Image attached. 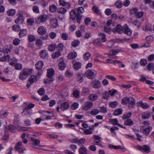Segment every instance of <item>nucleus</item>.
<instances>
[{"instance_id":"nucleus-61","label":"nucleus","mask_w":154,"mask_h":154,"mask_svg":"<svg viewBox=\"0 0 154 154\" xmlns=\"http://www.w3.org/2000/svg\"><path fill=\"white\" fill-rule=\"evenodd\" d=\"M12 29L14 31L17 32L20 30V28L18 25H14L13 26Z\"/></svg>"},{"instance_id":"nucleus-34","label":"nucleus","mask_w":154,"mask_h":154,"mask_svg":"<svg viewBox=\"0 0 154 154\" xmlns=\"http://www.w3.org/2000/svg\"><path fill=\"white\" fill-rule=\"evenodd\" d=\"M85 0H79L78 3L79 5H83V6L85 8H86L88 7V4L85 2Z\"/></svg>"},{"instance_id":"nucleus-24","label":"nucleus","mask_w":154,"mask_h":154,"mask_svg":"<svg viewBox=\"0 0 154 154\" xmlns=\"http://www.w3.org/2000/svg\"><path fill=\"white\" fill-rule=\"evenodd\" d=\"M81 63L79 62H77L74 64L73 68L75 70H78L81 68Z\"/></svg>"},{"instance_id":"nucleus-36","label":"nucleus","mask_w":154,"mask_h":154,"mask_svg":"<svg viewBox=\"0 0 154 154\" xmlns=\"http://www.w3.org/2000/svg\"><path fill=\"white\" fill-rule=\"evenodd\" d=\"M56 48V45L54 43L51 44L48 48L49 51L51 52L54 51Z\"/></svg>"},{"instance_id":"nucleus-16","label":"nucleus","mask_w":154,"mask_h":154,"mask_svg":"<svg viewBox=\"0 0 154 154\" xmlns=\"http://www.w3.org/2000/svg\"><path fill=\"white\" fill-rule=\"evenodd\" d=\"M51 25L54 28L57 27L58 25L57 20L55 17L51 18L50 19Z\"/></svg>"},{"instance_id":"nucleus-38","label":"nucleus","mask_w":154,"mask_h":154,"mask_svg":"<svg viewBox=\"0 0 154 154\" xmlns=\"http://www.w3.org/2000/svg\"><path fill=\"white\" fill-rule=\"evenodd\" d=\"M97 96L94 94L90 95L88 97L89 100L92 101L96 100L97 99Z\"/></svg>"},{"instance_id":"nucleus-55","label":"nucleus","mask_w":154,"mask_h":154,"mask_svg":"<svg viewBox=\"0 0 154 154\" xmlns=\"http://www.w3.org/2000/svg\"><path fill=\"white\" fill-rule=\"evenodd\" d=\"M28 39L29 42H32L35 41L36 38L33 35H29L28 36Z\"/></svg>"},{"instance_id":"nucleus-39","label":"nucleus","mask_w":154,"mask_h":154,"mask_svg":"<svg viewBox=\"0 0 154 154\" xmlns=\"http://www.w3.org/2000/svg\"><path fill=\"white\" fill-rule=\"evenodd\" d=\"M63 45L62 43H60L56 47V49L58 51L61 52L63 50Z\"/></svg>"},{"instance_id":"nucleus-33","label":"nucleus","mask_w":154,"mask_h":154,"mask_svg":"<svg viewBox=\"0 0 154 154\" xmlns=\"http://www.w3.org/2000/svg\"><path fill=\"white\" fill-rule=\"evenodd\" d=\"M129 97H127L122 98V103L123 104L127 105L128 103Z\"/></svg>"},{"instance_id":"nucleus-29","label":"nucleus","mask_w":154,"mask_h":154,"mask_svg":"<svg viewBox=\"0 0 154 154\" xmlns=\"http://www.w3.org/2000/svg\"><path fill=\"white\" fill-rule=\"evenodd\" d=\"M94 44L96 46L102 47L103 45L100 42V38H98L95 40L94 42Z\"/></svg>"},{"instance_id":"nucleus-49","label":"nucleus","mask_w":154,"mask_h":154,"mask_svg":"<svg viewBox=\"0 0 154 154\" xmlns=\"http://www.w3.org/2000/svg\"><path fill=\"white\" fill-rule=\"evenodd\" d=\"M10 58V57L9 55H7L5 56L2 57L0 58V61L1 62H5L7 60H8Z\"/></svg>"},{"instance_id":"nucleus-47","label":"nucleus","mask_w":154,"mask_h":154,"mask_svg":"<svg viewBox=\"0 0 154 154\" xmlns=\"http://www.w3.org/2000/svg\"><path fill=\"white\" fill-rule=\"evenodd\" d=\"M14 67L16 70H20L22 68V65L19 63H17L14 65Z\"/></svg>"},{"instance_id":"nucleus-13","label":"nucleus","mask_w":154,"mask_h":154,"mask_svg":"<svg viewBox=\"0 0 154 154\" xmlns=\"http://www.w3.org/2000/svg\"><path fill=\"white\" fill-rule=\"evenodd\" d=\"M123 32L128 35L130 36L132 34V30L129 28L128 26L125 25L123 26Z\"/></svg>"},{"instance_id":"nucleus-56","label":"nucleus","mask_w":154,"mask_h":154,"mask_svg":"<svg viewBox=\"0 0 154 154\" xmlns=\"http://www.w3.org/2000/svg\"><path fill=\"white\" fill-rule=\"evenodd\" d=\"M109 121L111 122H113L112 124L114 125H118L119 121L116 119H110Z\"/></svg>"},{"instance_id":"nucleus-14","label":"nucleus","mask_w":154,"mask_h":154,"mask_svg":"<svg viewBox=\"0 0 154 154\" xmlns=\"http://www.w3.org/2000/svg\"><path fill=\"white\" fill-rule=\"evenodd\" d=\"M120 51V50L119 49L113 50L111 53H110L109 54V57L113 59L116 58L117 57L115 56V55L118 54Z\"/></svg>"},{"instance_id":"nucleus-58","label":"nucleus","mask_w":154,"mask_h":154,"mask_svg":"<svg viewBox=\"0 0 154 154\" xmlns=\"http://www.w3.org/2000/svg\"><path fill=\"white\" fill-rule=\"evenodd\" d=\"M61 38L63 40H67L68 38V35L66 33H63L61 35Z\"/></svg>"},{"instance_id":"nucleus-21","label":"nucleus","mask_w":154,"mask_h":154,"mask_svg":"<svg viewBox=\"0 0 154 154\" xmlns=\"http://www.w3.org/2000/svg\"><path fill=\"white\" fill-rule=\"evenodd\" d=\"M87 150L83 145L79 149V152L80 154H87Z\"/></svg>"},{"instance_id":"nucleus-60","label":"nucleus","mask_w":154,"mask_h":154,"mask_svg":"<svg viewBox=\"0 0 154 154\" xmlns=\"http://www.w3.org/2000/svg\"><path fill=\"white\" fill-rule=\"evenodd\" d=\"M32 10L33 12L35 13H39V9L38 6H35L32 8Z\"/></svg>"},{"instance_id":"nucleus-28","label":"nucleus","mask_w":154,"mask_h":154,"mask_svg":"<svg viewBox=\"0 0 154 154\" xmlns=\"http://www.w3.org/2000/svg\"><path fill=\"white\" fill-rule=\"evenodd\" d=\"M84 74L81 73L78 74L77 75V81L79 83H81L83 81V77L84 76Z\"/></svg>"},{"instance_id":"nucleus-18","label":"nucleus","mask_w":154,"mask_h":154,"mask_svg":"<svg viewBox=\"0 0 154 154\" xmlns=\"http://www.w3.org/2000/svg\"><path fill=\"white\" fill-rule=\"evenodd\" d=\"M41 57L43 59H47L48 57V51L46 50H42L41 51L40 54Z\"/></svg>"},{"instance_id":"nucleus-57","label":"nucleus","mask_w":154,"mask_h":154,"mask_svg":"<svg viewBox=\"0 0 154 154\" xmlns=\"http://www.w3.org/2000/svg\"><path fill=\"white\" fill-rule=\"evenodd\" d=\"M20 42V40L18 38H15L13 41V44L15 46L18 45Z\"/></svg>"},{"instance_id":"nucleus-11","label":"nucleus","mask_w":154,"mask_h":154,"mask_svg":"<svg viewBox=\"0 0 154 154\" xmlns=\"http://www.w3.org/2000/svg\"><path fill=\"white\" fill-rule=\"evenodd\" d=\"M24 19L23 13H20L18 14V17L15 20V23L18 24H22L24 22Z\"/></svg>"},{"instance_id":"nucleus-25","label":"nucleus","mask_w":154,"mask_h":154,"mask_svg":"<svg viewBox=\"0 0 154 154\" xmlns=\"http://www.w3.org/2000/svg\"><path fill=\"white\" fill-rule=\"evenodd\" d=\"M17 130L20 131H30V128H26L23 127L21 126H19L17 128Z\"/></svg>"},{"instance_id":"nucleus-15","label":"nucleus","mask_w":154,"mask_h":154,"mask_svg":"<svg viewBox=\"0 0 154 154\" xmlns=\"http://www.w3.org/2000/svg\"><path fill=\"white\" fill-rule=\"evenodd\" d=\"M46 31L47 30L46 28L43 26H41L38 27L37 30L38 33L41 35L45 34Z\"/></svg>"},{"instance_id":"nucleus-30","label":"nucleus","mask_w":154,"mask_h":154,"mask_svg":"<svg viewBox=\"0 0 154 154\" xmlns=\"http://www.w3.org/2000/svg\"><path fill=\"white\" fill-rule=\"evenodd\" d=\"M122 2L121 1L119 0L115 3V6L118 8H120L122 7Z\"/></svg>"},{"instance_id":"nucleus-37","label":"nucleus","mask_w":154,"mask_h":154,"mask_svg":"<svg viewBox=\"0 0 154 154\" xmlns=\"http://www.w3.org/2000/svg\"><path fill=\"white\" fill-rule=\"evenodd\" d=\"M57 8L56 6L54 5H51L49 7V11L51 12H55L57 10Z\"/></svg>"},{"instance_id":"nucleus-54","label":"nucleus","mask_w":154,"mask_h":154,"mask_svg":"<svg viewBox=\"0 0 154 154\" xmlns=\"http://www.w3.org/2000/svg\"><path fill=\"white\" fill-rule=\"evenodd\" d=\"M147 63V60L146 59H141L140 61V65L143 66H145L146 65Z\"/></svg>"},{"instance_id":"nucleus-64","label":"nucleus","mask_w":154,"mask_h":154,"mask_svg":"<svg viewBox=\"0 0 154 154\" xmlns=\"http://www.w3.org/2000/svg\"><path fill=\"white\" fill-rule=\"evenodd\" d=\"M143 13L142 11L137 12L135 14L136 17L137 18H140L143 15Z\"/></svg>"},{"instance_id":"nucleus-27","label":"nucleus","mask_w":154,"mask_h":154,"mask_svg":"<svg viewBox=\"0 0 154 154\" xmlns=\"http://www.w3.org/2000/svg\"><path fill=\"white\" fill-rule=\"evenodd\" d=\"M15 13L16 10L15 9H9L7 12V15L10 16H12L14 15Z\"/></svg>"},{"instance_id":"nucleus-52","label":"nucleus","mask_w":154,"mask_h":154,"mask_svg":"<svg viewBox=\"0 0 154 154\" xmlns=\"http://www.w3.org/2000/svg\"><path fill=\"white\" fill-rule=\"evenodd\" d=\"M18 62V60L14 58L12 59L10 61L9 64L11 66H14V65Z\"/></svg>"},{"instance_id":"nucleus-41","label":"nucleus","mask_w":154,"mask_h":154,"mask_svg":"<svg viewBox=\"0 0 154 154\" xmlns=\"http://www.w3.org/2000/svg\"><path fill=\"white\" fill-rule=\"evenodd\" d=\"M76 15L75 14V11L74 10H72L70 13V18L73 20L75 19Z\"/></svg>"},{"instance_id":"nucleus-50","label":"nucleus","mask_w":154,"mask_h":154,"mask_svg":"<svg viewBox=\"0 0 154 154\" xmlns=\"http://www.w3.org/2000/svg\"><path fill=\"white\" fill-rule=\"evenodd\" d=\"M80 42L78 40H74L72 42V45L74 47H76L79 45Z\"/></svg>"},{"instance_id":"nucleus-2","label":"nucleus","mask_w":154,"mask_h":154,"mask_svg":"<svg viewBox=\"0 0 154 154\" xmlns=\"http://www.w3.org/2000/svg\"><path fill=\"white\" fill-rule=\"evenodd\" d=\"M54 72L53 69H48L47 71L48 79L45 80V84H46L52 82L53 80V76L54 75Z\"/></svg>"},{"instance_id":"nucleus-51","label":"nucleus","mask_w":154,"mask_h":154,"mask_svg":"<svg viewBox=\"0 0 154 154\" xmlns=\"http://www.w3.org/2000/svg\"><path fill=\"white\" fill-rule=\"evenodd\" d=\"M90 56L91 54L88 52H87L83 55L84 59L85 60H87L90 58Z\"/></svg>"},{"instance_id":"nucleus-44","label":"nucleus","mask_w":154,"mask_h":154,"mask_svg":"<svg viewBox=\"0 0 154 154\" xmlns=\"http://www.w3.org/2000/svg\"><path fill=\"white\" fill-rule=\"evenodd\" d=\"M124 124L126 125L131 126L133 124V122L131 119H128L125 121Z\"/></svg>"},{"instance_id":"nucleus-31","label":"nucleus","mask_w":154,"mask_h":154,"mask_svg":"<svg viewBox=\"0 0 154 154\" xmlns=\"http://www.w3.org/2000/svg\"><path fill=\"white\" fill-rule=\"evenodd\" d=\"M123 110L121 108L115 110L114 112L113 115L117 116L121 114L122 113Z\"/></svg>"},{"instance_id":"nucleus-9","label":"nucleus","mask_w":154,"mask_h":154,"mask_svg":"<svg viewBox=\"0 0 154 154\" xmlns=\"http://www.w3.org/2000/svg\"><path fill=\"white\" fill-rule=\"evenodd\" d=\"M123 26L122 27L119 24L117 25L116 27L113 29L112 31L114 33L122 34L123 32Z\"/></svg>"},{"instance_id":"nucleus-5","label":"nucleus","mask_w":154,"mask_h":154,"mask_svg":"<svg viewBox=\"0 0 154 154\" xmlns=\"http://www.w3.org/2000/svg\"><path fill=\"white\" fill-rule=\"evenodd\" d=\"M69 107V105L68 103L66 102H64L61 103L60 106H57V110L58 112H59V109L60 108L62 111H64L65 110L67 109Z\"/></svg>"},{"instance_id":"nucleus-48","label":"nucleus","mask_w":154,"mask_h":154,"mask_svg":"<svg viewBox=\"0 0 154 154\" xmlns=\"http://www.w3.org/2000/svg\"><path fill=\"white\" fill-rule=\"evenodd\" d=\"M27 24L29 26L32 25L34 23V20L32 18H29L27 20Z\"/></svg>"},{"instance_id":"nucleus-7","label":"nucleus","mask_w":154,"mask_h":154,"mask_svg":"<svg viewBox=\"0 0 154 154\" xmlns=\"http://www.w3.org/2000/svg\"><path fill=\"white\" fill-rule=\"evenodd\" d=\"M152 129V127L149 126L145 128L144 127H141L140 129V131L142 133L144 134L146 136H148L149 135Z\"/></svg>"},{"instance_id":"nucleus-62","label":"nucleus","mask_w":154,"mask_h":154,"mask_svg":"<svg viewBox=\"0 0 154 154\" xmlns=\"http://www.w3.org/2000/svg\"><path fill=\"white\" fill-rule=\"evenodd\" d=\"M77 11L78 14H81L84 11V10L82 7H80L77 8Z\"/></svg>"},{"instance_id":"nucleus-4","label":"nucleus","mask_w":154,"mask_h":154,"mask_svg":"<svg viewBox=\"0 0 154 154\" xmlns=\"http://www.w3.org/2000/svg\"><path fill=\"white\" fill-rule=\"evenodd\" d=\"M136 148L140 151L145 152L146 153H149L150 152V147L147 145H143L142 146H138L136 147Z\"/></svg>"},{"instance_id":"nucleus-1","label":"nucleus","mask_w":154,"mask_h":154,"mask_svg":"<svg viewBox=\"0 0 154 154\" xmlns=\"http://www.w3.org/2000/svg\"><path fill=\"white\" fill-rule=\"evenodd\" d=\"M32 72L31 69L23 68L20 72L19 76V78L24 80L27 78Z\"/></svg>"},{"instance_id":"nucleus-42","label":"nucleus","mask_w":154,"mask_h":154,"mask_svg":"<svg viewBox=\"0 0 154 154\" xmlns=\"http://www.w3.org/2000/svg\"><path fill=\"white\" fill-rule=\"evenodd\" d=\"M57 11L59 13L64 14L66 12V10L63 8H58Z\"/></svg>"},{"instance_id":"nucleus-59","label":"nucleus","mask_w":154,"mask_h":154,"mask_svg":"<svg viewBox=\"0 0 154 154\" xmlns=\"http://www.w3.org/2000/svg\"><path fill=\"white\" fill-rule=\"evenodd\" d=\"M153 38L151 35L148 36L146 38V41L149 42H151L153 40Z\"/></svg>"},{"instance_id":"nucleus-10","label":"nucleus","mask_w":154,"mask_h":154,"mask_svg":"<svg viewBox=\"0 0 154 154\" xmlns=\"http://www.w3.org/2000/svg\"><path fill=\"white\" fill-rule=\"evenodd\" d=\"M93 104L92 102L89 101L87 102L83 105L82 109L83 110L86 111L90 109L93 106Z\"/></svg>"},{"instance_id":"nucleus-45","label":"nucleus","mask_w":154,"mask_h":154,"mask_svg":"<svg viewBox=\"0 0 154 154\" xmlns=\"http://www.w3.org/2000/svg\"><path fill=\"white\" fill-rule=\"evenodd\" d=\"M98 35L101 37V41L103 42H104L106 40V35L103 33H99L98 34Z\"/></svg>"},{"instance_id":"nucleus-6","label":"nucleus","mask_w":154,"mask_h":154,"mask_svg":"<svg viewBox=\"0 0 154 154\" xmlns=\"http://www.w3.org/2000/svg\"><path fill=\"white\" fill-rule=\"evenodd\" d=\"M47 17L45 15H41L35 19V22L37 24L43 23L46 20Z\"/></svg>"},{"instance_id":"nucleus-26","label":"nucleus","mask_w":154,"mask_h":154,"mask_svg":"<svg viewBox=\"0 0 154 154\" xmlns=\"http://www.w3.org/2000/svg\"><path fill=\"white\" fill-rule=\"evenodd\" d=\"M151 114V113L149 112H144L142 115V118L144 119H148L150 117Z\"/></svg>"},{"instance_id":"nucleus-63","label":"nucleus","mask_w":154,"mask_h":154,"mask_svg":"<svg viewBox=\"0 0 154 154\" xmlns=\"http://www.w3.org/2000/svg\"><path fill=\"white\" fill-rule=\"evenodd\" d=\"M132 113L131 112H129L127 114H125L123 117L122 119H127L129 118L131 116Z\"/></svg>"},{"instance_id":"nucleus-32","label":"nucleus","mask_w":154,"mask_h":154,"mask_svg":"<svg viewBox=\"0 0 154 154\" xmlns=\"http://www.w3.org/2000/svg\"><path fill=\"white\" fill-rule=\"evenodd\" d=\"M30 110L27 108H25L22 113L23 116H28L29 114Z\"/></svg>"},{"instance_id":"nucleus-17","label":"nucleus","mask_w":154,"mask_h":154,"mask_svg":"<svg viewBox=\"0 0 154 154\" xmlns=\"http://www.w3.org/2000/svg\"><path fill=\"white\" fill-rule=\"evenodd\" d=\"M59 4L62 6H65L68 9L70 8L71 5L69 2H66L63 0H59Z\"/></svg>"},{"instance_id":"nucleus-53","label":"nucleus","mask_w":154,"mask_h":154,"mask_svg":"<svg viewBox=\"0 0 154 154\" xmlns=\"http://www.w3.org/2000/svg\"><path fill=\"white\" fill-rule=\"evenodd\" d=\"M117 102L115 101L109 102V104L110 107L113 108L116 107L117 106Z\"/></svg>"},{"instance_id":"nucleus-35","label":"nucleus","mask_w":154,"mask_h":154,"mask_svg":"<svg viewBox=\"0 0 154 154\" xmlns=\"http://www.w3.org/2000/svg\"><path fill=\"white\" fill-rule=\"evenodd\" d=\"M65 64L63 61L60 62L58 64V67L61 70H63L65 69Z\"/></svg>"},{"instance_id":"nucleus-19","label":"nucleus","mask_w":154,"mask_h":154,"mask_svg":"<svg viewBox=\"0 0 154 154\" xmlns=\"http://www.w3.org/2000/svg\"><path fill=\"white\" fill-rule=\"evenodd\" d=\"M6 129L10 132L13 133H15L16 131V128L12 124L9 125Z\"/></svg>"},{"instance_id":"nucleus-3","label":"nucleus","mask_w":154,"mask_h":154,"mask_svg":"<svg viewBox=\"0 0 154 154\" xmlns=\"http://www.w3.org/2000/svg\"><path fill=\"white\" fill-rule=\"evenodd\" d=\"M97 74V72L94 69L88 70L85 72L84 75L88 79H93Z\"/></svg>"},{"instance_id":"nucleus-43","label":"nucleus","mask_w":154,"mask_h":154,"mask_svg":"<svg viewBox=\"0 0 154 154\" xmlns=\"http://www.w3.org/2000/svg\"><path fill=\"white\" fill-rule=\"evenodd\" d=\"M73 96L77 98H79L80 97V92L78 90H75L73 92Z\"/></svg>"},{"instance_id":"nucleus-20","label":"nucleus","mask_w":154,"mask_h":154,"mask_svg":"<svg viewBox=\"0 0 154 154\" xmlns=\"http://www.w3.org/2000/svg\"><path fill=\"white\" fill-rule=\"evenodd\" d=\"M77 56V54L76 52L73 51L69 53L67 55V57L69 59H72L75 58Z\"/></svg>"},{"instance_id":"nucleus-46","label":"nucleus","mask_w":154,"mask_h":154,"mask_svg":"<svg viewBox=\"0 0 154 154\" xmlns=\"http://www.w3.org/2000/svg\"><path fill=\"white\" fill-rule=\"evenodd\" d=\"M100 112L99 110L97 109H93L91 111V114L92 115H96Z\"/></svg>"},{"instance_id":"nucleus-12","label":"nucleus","mask_w":154,"mask_h":154,"mask_svg":"<svg viewBox=\"0 0 154 154\" xmlns=\"http://www.w3.org/2000/svg\"><path fill=\"white\" fill-rule=\"evenodd\" d=\"M128 107L129 109L134 108L135 105V100L134 98L132 97H129V100L128 101Z\"/></svg>"},{"instance_id":"nucleus-23","label":"nucleus","mask_w":154,"mask_h":154,"mask_svg":"<svg viewBox=\"0 0 154 154\" xmlns=\"http://www.w3.org/2000/svg\"><path fill=\"white\" fill-rule=\"evenodd\" d=\"M43 66V63L42 61H38L35 64V66L37 69L40 70Z\"/></svg>"},{"instance_id":"nucleus-40","label":"nucleus","mask_w":154,"mask_h":154,"mask_svg":"<svg viewBox=\"0 0 154 154\" xmlns=\"http://www.w3.org/2000/svg\"><path fill=\"white\" fill-rule=\"evenodd\" d=\"M61 55V52H60V51H58L57 52H55L52 55V57L54 58H56L58 57H59Z\"/></svg>"},{"instance_id":"nucleus-22","label":"nucleus","mask_w":154,"mask_h":154,"mask_svg":"<svg viewBox=\"0 0 154 154\" xmlns=\"http://www.w3.org/2000/svg\"><path fill=\"white\" fill-rule=\"evenodd\" d=\"M27 30L26 29H23L20 31L19 35L20 38L26 36L27 34Z\"/></svg>"},{"instance_id":"nucleus-8","label":"nucleus","mask_w":154,"mask_h":154,"mask_svg":"<svg viewBox=\"0 0 154 154\" xmlns=\"http://www.w3.org/2000/svg\"><path fill=\"white\" fill-rule=\"evenodd\" d=\"M90 84L92 88H97L100 87L101 83L99 80L95 79L90 82Z\"/></svg>"}]
</instances>
